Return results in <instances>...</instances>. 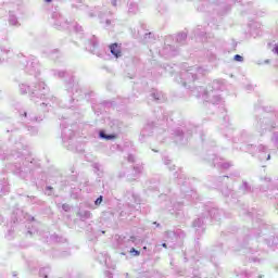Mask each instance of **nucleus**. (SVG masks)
Wrapping results in <instances>:
<instances>
[{
    "instance_id": "f257e3e1",
    "label": "nucleus",
    "mask_w": 278,
    "mask_h": 278,
    "mask_svg": "<svg viewBox=\"0 0 278 278\" xmlns=\"http://www.w3.org/2000/svg\"><path fill=\"white\" fill-rule=\"evenodd\" d=\"M110 49L112 55H115V58H121V48L118 47V43H112Z\"/></svg>"
},
{
    "instance_id": "f03ea898",
    "label": "nucleus",
    "mask_w": 278,
    "mask_h": 278,
    "mask_svg": "<svg viewBox=\"0 0 278 278\" xmlns=\"http://www.w3.org/2000/svg\"><path fill=\"white\" fill-rule=\"evenodd\" d=\"M100 138H103L104 140H116V135H106L103 131H100Z\"/></svg>"
},
{
    "instance_id": "7ed1b4c3",
    "label": "nucleus",
    "mask_w": 278,
    "mask_h": 278,
    "mask_svg": "<svg viewBox=\"0 0 278 278\" xmlns=\"http://www.w3.org/2000/svg\"><path fill=\"white\" fill-rule=\"evenodd\" d=\"M233 60H235L236 62H243L244 58H242V55H240V54H236V55L233 56Z\"/></svg>"
},
{
    "instance_id": "20e7f679",
    "label": "nucleus",
    "mask_w": 278,
    "mask_h": 278,
    "mask_svg": "<svg viewBox=\"0 0 278 278\" xmlns=\"http://www.w3.org/2000/svg\"><path fill=\"white\" fill-rule=\"evenodd\" d=\"M130 253H134L135 257H138V255H140V251L136 250L135 248L130 249Z\"/></svg>"
},
{
    "instance_id": "39448f33",
    "label": "nucleus",
    "mask_w": 278,
    "mask_h": 278,
    "mask_svg": "<svg viewBox=\"0 0 278 278\" xmlns=\"http://www.w3.org/2000/svg\"><path fill=\"white\" fill-rule=\"evenodd\" d=\"M101 203H103V195H100V197L96 200V205H101Z\"/></svg>"
},
{
    "instance_id": "423d86ee",
    "label": "nucleus",
    "mask_w": 278,
    "mask_h": 278,
    "mask_svg": "<svg viewBox=\"0 0 278 278\" xmlns=\"http://www.w3.org/2000/svg\"><path fill=\"white\" fill-rule=\"evenodd\" d=\"M62 207H63V210H64L65 212H68V210H71V207L68 206V204H63Z\"/></svg>"
},
{
    "instance_id": "0eeeda50",
    "label": "nucleus",
    "mask_w": 278,
    "mask_h": 278,
    "mask_svg": "<svg viewBox=\"0 0 278 278\" xmlns=\"http://www.w3.org/2000/svg\"><path fill=\"white\" fill-rule=\"evenodd\" d=\"M45 1H47V3H51V0H45Z\"/></svg>"
},
{
    "instance_id": "6e6552de",
    "label": "nucleus",
    "mask_w": 278,
    "mask_h": 278,
    "mask_svg": "<svg viewBox=\"0 0 278 278\" xmlns=\"http://www.w3.org/2000/svg\"><path fill=\"white\" fill-rule=\"evenodd\" d=\"M164 249H166V243H163Z\"/></svg>"
},
{
    "instance_id": "1a4fd4ad",
    "label": "nucleus",
    "mask_w": 278,
    "mask_h": 278,
    "mask_svg": "<svg viewBox=\"0 0 278 278\" xmlns=\"http://www.w3.org/2000/svg\"><path fill=\"white\" fill-rule=\"evenodd\" d=\"M143 251H147V247H143Z\"/></svg>"
}]
</instances>
